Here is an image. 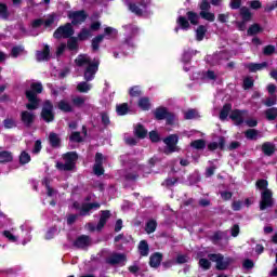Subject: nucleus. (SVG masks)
Masks as SVG:
<instances>
[{
	"label": "nucleus",
	"mask_w": 277,
	"mask_h": 277,
	"mask_svg": "<svg viewBox=\"0 0 277 277\" xmlns=\"http://www.w3.org/2000/svg\"><path fill=\"white\" fill-rule=\"evenodd\" d=\"M255 185L261 192L260 210L265 211L274 207V193L267 188V180H259Z\"/></svg>",
	"instance_id": "f257e3e1"
},
{
	"label": "nucleus",
	"mask_w": 277,
	"mask_h": 277,
	"mask_svg": "<svg viewBox=\"0 0 277 277\" xmlns=\"http://www.w3.org/2000/svg\"><path fill=\"white\" fill-rule=\"evenodd\" d=\"M16 234V235H15ZM3 236L9 239L12 243H16L19 239H23V237H26L22 243L23 246H26L28 241H31V235L29 229H25V225L21 226V233H16L14 228L11 230H4Z\"/></svg>",
	"instance_id": "f03ea898"
},
{
	"label": "nucleus",
	"mask_w": 277,
	"mask_h": 277,
	"mask_svg": "<svg viewBox=\"0 0 277 277\" xmlns=\"http://www.w3.org/2000/svg\"><path fill=\"white\" fill-rule=\"evenodd\" d=\"M63 159L65 163L56 162V168L57 170H61V172H68L75 168V163H77L79 156L77 155V151H69L63 155Z\"/></svg>",
	"instance_id": "7ed1b4c3"
},
{
	"label": "nucleus",
	"mask_w": 277,
	"mask_h": 277,
	"mask_svg": "<svg viewBox=\"0 0 277 277\" xmlns=\"http://www.w3.org/2000/svg\"><path fill=\"white\" fill-rule=\"evenodd\" d=\"M208 258L213 263H216V269H226L233 263V259L224 258L222 254H209Z\"/></svg>",
	"instance_id": "20e7f679"
},
{
	"label": "nucleus",
	"mask_w": 277,
	"mask_h": 277,
	"mask_svg": "<svg viewBox=\"0 0 277 277\" xmlns=\"http://www.w3.org/2000/svg\"><path fill=\"white\" fill-rule=\"evenodd\" d=\"M163 142L167 145L164 149L166 155H170L179 150V147L176 146V144H179V135L172 134L169 137L164 138Z\"/></svg>",
	"instance_id": "39448f33"
},
{
	"label": "nucleus",
	"mask_w": 277,
	"mask_h": 277,
	"mask_svg": "<svg viewBox=\"0 0 277 277\" xmlns=\"http://www.w3.org/2000/svg\"><path fill=\"white\" fill-rule=\"evenodd\" d=\"M72 34V25L70 23H67L65 26H61L54 31V38H70Z\"/></svg>",
	"instance_id": "423d86ee"
},
{
	"label": "nucleus",
	"mask_w": 277,
	"mask_h": 277,
	"mask_svg": "<svg viewBox=\"0 0 277 277\" xmlns=\"http://www.w3.org/2000/svg\"><path fill=\"white\" fill-rule=\"evenodd\" d=\"M106 263L109 265H127V255L124 253H111L106 259Z\"/></svg>",
	"instance_id": "0eeeda50"
},
{
	"label": "nucleus",
	"mask_w": 277,
	"mask_h": 277,
	"mask_svg": "<svg viewBox=\"0 0 277 277\" xmlns=\"http://www.w3.org/2000/svg\"><path fill=\"white\" fill-rule=\"evenodd\" d=\"M41 118H43L45 122H53L55 116L53 115V104H51V102L47 101L44 103L41 111Z\"/></svg>",
	"instance_id": "6e6552de"
},
{
	"label": "nucleus",
	"mask_w": 277,
	"mask_h": 277,
	"mask_svg": "<svg viewBox=\"0 0 277 277\" xmlns=\"http://www.w3.org/2000/svg\"><path fill=\"white\" fill-rule=\"evenodd\" d=\"M98 64L100 62L94 60L91 65L87 66L84 70L85 81H92L94 79L96 72H98Z\"/></svg>",
	"instance_id": "1a4fd4ad"
},
{
	"label": "nucleus",
	"mask_w": 277,
	"mask_h": 277,
	"mask_svg": "<svg viewBox=\"0 0 277 277\" xmlns=\"http://www.w3.org/2000/svg\"><path fill=\"white\" fill-rule=\"evenodd\" d=\"M155 116L157 118V120H167V122L169 124H172L174 122V115H172L171 113H168V109L166 108H158L155 111Z\"/></svg>",
	"instance_id": "9d476101"
},
{
	"label": "nucleus",
	"mask_w": 277,
	"mask_h": 277,
	"mask_svg": "<svg viewBox=\"0 0 277 277\" xmlns=\"http://www.w3.org/2000/svg\"><path fill=\"white\" fill-rule=\"evenodd\" d=\"M68 16L71 19L72 25H81V23H84L85 18H88L85 11L69 12Z\"/></svg>",
	"instance_id": "9b49d317"
},
{
	"label": "nucleus",
	"mask_w": 277,
	"mask_h": 277,
	"mask_svg": "<svg viewBox=\"0 0 277 277\" xmlns=\"http://www.w3.org/2000/svg\"><path fill=\"white\" fill-rule=\"evenodd\" d=\"M248 116L246 110H234L232 111L229 118L235 122V124L243 123V119Z\"/></svg>",
	"instance_id": "f8f14e48"
},
{
	"label": "nucleus",
	"mask_w": 277,
	"mask_h": 277,
	"mask_svg": "<svg viewBox=\"0 0 277 277\" xmlns=\"http://www.w3.org/2000/svg\"><path fill=\"white\" fill-rule=\"evenodd\" d=\"M26 98L29 101V103L26 105L27 109H38V98L36 93L32 91H26Z\"/></svg>",
	"instance_id": "ddd939ff"
},
{
	"label": "nucleus",
	"mask_w": 277,
	"mask_h": 277,
	"mask_svg": "<svg viewBox=\"0 0 277 277\" xmlns=\"http://www.w3.org/2000/svg\"><path fill=\"white\" fill-rule=\"evenodd\" d=\"M21 118H22V122L26 127H31V124H34V120H36V115H34V113H29L25 110V111H22Z\"/></svg>",
	"instance_id": "4468645a"
},
{
	"label": "nucleus",
	"mask_w": 277,
	"mask_h": 277,
	"mask_svg": "<svg viewBox=\"0 0 277 277\" xmlns=\"http://www.w3.org/2000/svg\"><path fill=\"white\" fill-rule=\"evenodd\" d=\"M93 170L95 174H103L105 172V170L103 169V154L97 153L95 155V164Z\"/></svg>",
	"instance_id": "2eb2a0df"
},
{
	"label": "nucleus",
	"mask_w": 277,
	"mask_h": 277,
	"mask_svg": "<svg viewBox=\"0 0 277 277\" xmlns=\"http://www.w3.org/2000/svg\"><path fill=\"white\" fill-rule=\"evenodd\" d=\"M92 209H101V203L95 202V203H83L80 207V215H89L90 211H92Z\"/></svg>",
	"instance_id": "dca6fc26"
},
{
	"label": "nucleus",
	"mask_w": 277,
	"mask_h": 277,
	"mask_svg": "<svg viewBox=\"0 0 277 277\" xmlns=\"http://www.w3.org/2000/svg\"><path fill=\"white\" fill-rule=\"evenodd\" d=\"M109 217H111V213L109 212V210L102 211L100 222L96 226V229L103 230V228H104L105 224H107V220H109Z\"/></svg>",
	"instance_id": "f3484780"
},
{
	"label": "nucleus",
	"mask_w": 277,
	"mask_h": 277,
	"mask_svg": "<svg viewBox=\"0 0 277 277\" xmlns=\"http://www.w3.org/2000/svg\"><path fill=\"white\" fill-rule=\"evenodd\" d=\"M76 64L77 66H89L92 65V58H90V56H88V54H80L78 55V57L76 58Z\"/></svg>",
	"instance_id": "a211bd4d"
},
{
	"label": "nucleus",
	"mask_w": 277,
	"mask_h": 277,
	"mask_svg": "<svg viewBox=\"0 0 277 277\" xmlns=\"http://www.w3.org/2000/svg\"><path fill=\"white\" fill-rule=\"evenodd\" d=\"M246 68H248L250 72H256L258 70H263V68H267V63H249L246 65Z\"/></svg>",
	"instance_id": "6ab92c4d"
},
{
	"label": "nucleus",
	"mask_w": 277,
	"mask_h": 277,
	"mask_svg": "<svg viewBox=\"0 0 277 277\" xmlns=\"http://www.w3.org/2000/svg\"><path fill=\"white\" fill-rule=\"evenodd\" d=\"M50 53H51V50H50L49 45L45 44L43 48V51L37 52L38 62H44V60L45 61L49 60Z\"/></svg>",
	"instance_id": "aec40b11"
},
{
	"label": "nucleus",
	"mask_w": 277,
	"mask_h": 277,
	"mask_svg": "<svg viewBox=\"0 0 277 277\" xmlns=\"http://www.w3.org/2000/svg\"><path fill=\"white\" fill-rule=\"evenodd\" d=\"M75 246H76V248H88V246H90V237H88V236H80L75 241Z\"/></svg>",
	"instance_id": "412c9836"
},
{
	"label": "nucleus",
	"mask_w": 277,
	"mask_h": 277,
	"mask_svg": "<svg viewBox=\"0 0 277 277\" xmlns=\"http://www.w3.org/2000/svg\"><path fill=\"white\" fill-rule=\"evenodd\" d=\"M13 159L14 155L12 154V151H0V163H10V161H13Z\"/></svg>",
	"instance_id": "4be33fe9"
},
{
	"label": "nucleus",
	"mask_w": 277,
	"mask_h": 277,
	"mask_svg": "<svg viewBox=\"0 0 277 277\" xmlns=\"http://www.w3.org/2000/svg\"><path fill=\"white\" fill-rule=\"evenodd\" d=\"M76 90L82 94H88V92L92 90V84L85 81H82L77 84Z\"/></svg>",
	"instance_id": "5701e85b"
},
{
	"label": "nucleus",
	"mask_w": 277,
	"mask_h": 277,
	"mask_svg": "<svg viewBox=\"0 0 277 277\" xmlns=\"http://www.w3.org/2000/svg\"><path fill=\"white\" fill-rule=\"evenodd\" d=\"M262 153H264V155L267 157H272V154L276 153V146L272 143H264L262 145Z\"/></svg>",
	"instance_id": "b1692460"
},
{
	"label": "nucleus",
	"mask_w": 277,
	"mask_h": 277,
	"mask_svg": "<svg viewBox=\"0 0 277 277\" xmlns=\"http://www.w3.org/2000/svg\"><path fill=\"white\" fill-rule=\"evenodd\" d=\"M161 261H162L161 253H155L154 255L150 256L149 265L150 267H159V265H161Z\"/></svg>",
	"instance_id": "393cba45"
},
{
	"label": "nucleus",
	"mask_w": 277,
	"mask_h": 277,
	"mask_svg": "<svg viewBox=\"0 0 277 277\" xmlns=\"http://www.w3.org/2000/svg\"><path fill=\"white\" fill-rule=\"evenodd\" d=\"M57 107L58 109H61V111H65V113H70L74 110L72 105L69 104V102L66 100H62L61 102H58Z\"/></svg>",
	"instance_id": "a878e982"
},
{
	"label": "nucleus",
	"mask_w": 277,
	"mask_h": 277,
	"mask_svg": "<svg viewBox=\"0 0 277 277\" xmlns=\"http://www.w3.org/2000/svg\"><path fill=\"white\" fill-rule=\"evenodd\" d=\"M85 101H87V97L79 96V95L74 96L71 98L72 106L78 108L83 107V105H85Z\"/></svg>",
	"instance_id": "bb28decb"
},
{
	"label": "nucleus",
	"mask_w": 277,
	"mask_h": 277,
	"mask_svg": "<svg viewBox=\"0 0 277 277\" xmlns=\"http://www.w3.org/2000/svg\"><path fill=\"white\" fill-rule=\"evenodd\" d=\"M224 144H225L224 137H220L219 143H215V142L210 143L208 145V148L209 150H217V148H221V150H223Z\"/></svg>",
	"instance_id": "cd10ccee"
},
{
	"label": "nucleus",
	"mask_w": 277,
	"mask_h": 277,
	"mask_svg": "<svg viewBox=\"0 0 277 277\" xmlns=\"http://www.w3.org/2000/svg\"><path fill=\"white\" fill-rule=\"evenodd\" d=\"M138 252L141 254V256H148V242H146V240H142L138 245Z\"/></svg>",
	"instance_id": "c85d7f7f"
},
{
	"label": "nucleus",
	"mask_w": 277,
	"mask_h": 277,
	"mask_svg": "<svg viewBox=\"0 0 277 277\" xmlns=\"http://www.w3.org/2000/svg\"><path fill=\"white\" fill-rule=\"evenodd\" d=\"M230 109H233V106L230 104H225L220 113V119L226 120L228 114H230Z\"/></svg>",
	"instance_id": "c756f323"
},
{
	"label": "nucleus",
	"mask_w": 277,
	"mask_h": 277,
	"mask_svg": "<svg viewBox=\"0 0 277 277\" xmlns=\"http://www.w3.org/2000/svg\"><path fill=\"white\" fill-rule=\"evenodd\" d=\"M134 133H135L136 137L144 138L148 134V131H146V129H144V126L138 124V126H136Z\"/></svg>",
	"instance_id": "7c9ffc66"
},
{
	"label": "nucleus",
	"mask_w": 277,
	"mask_h": 277,
	"mask_svg": "<svg viewBox=\"0 0 277 277\" xmlns=\"http://www.w3.org/2000/svg\"><path fill=\"white\" fill-rule=\"evenodd\" d=\"M105 40V35H98L92 40V49L93 51H98V45Z\"/></svg>",
	"instance_id": "2f4dec72"
},
{
	"label": "nucleus",
	"mask_w": 277,
	"mask_h": 277,
	"mask_svg": "<svg viewBox=\"0 0 277 277\" xmlns=\"http://www.w3.org/2000/svg\"><path fill=\"white\" fill-rule=\"evenodd\" d=\"M116 111L118 116H126V114L129 113V104L123 103V104L117 105Z\"/></svg>",
	"instance_id": "473e14b6"
},
{
	"label": "nucleus",
	"mask_w": 277,
	"mask_h": 277,
	"mask_svg": "<svg viewBox=\"0 0 277 277\" xmlns=\"http://www.w3.org/2000/svg\"><path fill=\"white\" fill-rule=\"evenodd\" d=\"M105 36H107L108 39L116 38V36H118V30L114 27H106L104 29V38Z\"/></svg>",
	"instance_id": "72a5a7b5"
},
{
	"label": "nucleus",
	"mask_w": 277,
	"mask_h": 277,
	"mask_svg": "<svg viewBox=\"0 0 277 277\" xmlns=\"http://www.w3.org/2000/svg\"><path fill=\"white\" fill-rule=\"evenodd\" d=\"M207 34V28L205 26H199L196 30V39L198 42L202 41L205 39V35Z\"/></svg>",
	"instance_id": "f704fd0d"
},
{
	"label": "nucleus",
	"mask_w": 277,
	"mask_h": 277,
	"mask_svg": "<svg viewBox=\"0 0 277 277\" xmlns=\"http://www.w3.org/2000/svg\"><path fill=\"white\" fill-rule=\"evenodd\" d=\"M192 148H196V150H202L207 146L205 140H196L190 143Z\"/></svg>",
	"instance_id": "c9c22d12"
},
{
	"label": "nucleus",
	"mask_w": 277,
	"mask_h": 277,
	"mask_svg": "<svg viewBox=\"0 0 277 277\" xmlns=\"http://www.w3.org/2000/svg\"><path fill=\"white\" fill-rule=\"evenodd\" d=\"M138 107H141V109H143L144 111H147V109H150V101L148 100V97H142L138 101Z\"/></svg>",
	"instance_id": "e433bc0d"
},
{
	"label": "nucleus",
	"mask_w": 277,
	"mask_h": 277,
	"mask_svg": "<svg viewBox=\"0 0 277 277\" xmlns=\"http://www.w3.org/2000/svg\"><path fill=\"white\" fill-rule=\"evenodd\" d=\"M240 14L242 16V22L248 23L252 18V13H250V10L248 8H241Z\"/></svg>",
	"instance_id": "4c0bfd02"
},
{
	"label": "nucleus",
	"mask_w": 277,
	"mask_h": 277,
	"mask_svg": "<svg viewBox=\"0 0 277 277\" xmlns=\"http://www.w3.org/2000/svg\"><path fill=\"white\" fill-rule=\"evenodd\" d=\"M186 16L192 25H198L200 16H198L197 13L189 11L186 13Z\"/></svg>",
	"instance_id": "58836bf2"
},
{
	"label": "nucleus",
	"mask_w": 277,
	"mask_h": 277,
	"mask_svg": "<svg viewBox=\"0 0 277 277\" xmlns=\"http://www.w3.org/2000/svg\"><path fill=\"white\" fill-rule=\"evenodd\" d=\"M31 161V156L27 151H22L19 155V163L22 166H25L26 163H29Z\"/></svg>",
	"instance_id": "ea45409f"
},
{
	"label": "nucleus",
	"mask_w": 277,
	"mask_h": 277,
	"mask_svg": "<svg viewBox=\"0 0 277 277\" xmlns=\"http://www.w3.org/2000/svg\"><path fill=\"white\" fill-rule=\"evenodd\" d=\"M49 140L51 146H53L54 148H57V146H60V136H57V134L50 133Z\"/></svg>",
	"instance_id": "a19ab883"
},
{
	"label": "nucleus",
	"mask_w": 277,
	"mask_h": 277,
	"mask_svg": "<svg viewBox=\"0 0 277 277\" xmlns=\"http://www.w3.org/2000/svg\"><path fill=\"white\" fill-rule=\"evenodd\" d=\"M201 18H205V21H209L210 23H213L215 21V14L207 11H201L200 12Z\"/></svg>",
	"instance_id": "79ce46f5"
},
{
	"label": "nucleus",
	"mask_w": 277,
	"mask_h": 277,
	"mask_svg": "<svg viewBox=\"0 0 277 277\" xmlns=\"http://www.w3.org/2000/svg\"><path fill=\"white\" fill-rule=\"evenodd\" d=\"M145 230L148 233V235H150V233H155V230H157V222L153 220L147 222Z\"/></svg>",
	"instance_id": "37998d69"
},
{
	"label": "nucleus",
	"mask_w": 277,
	"mask_h": 277,
	"mask_svg": "<svg viewBox=\"0 0 277 277\" xmlns=\"http://www.w3.org/2000/svg\"><path fill=\"white\" fill-rule=\"evenodd\" d=\"M91 37H92V30L87 29V28L82 29V30L79 32V35H78V38H79L80 40H88V38H91Z\"/></svg>",
	"instance_id": "c03bdc74"
},
{
	"label": "nucleus",
	"mask_w": 277,
	"mask_h": 277,
	"mask_svg": "<svg viewBox=\"0 0 277 277\" xmlns=\"http://www.w3.org/2000/svg\"><path fill=\"white\" fill-rule=\"evenodd\" d=\"M31 90H28V92H34V94H41L42 92V83L35 82L30 85Z\"/></svg>",
	"instance_id": "a18cd8bd"
},
{
	"label": "nucleus",
	"mask_w": 277,
	"mask_h": 277,
	"mask_svg": "<svg viewBox=\"0 0 277 277\" xmlns=\"http://www.w3.org/2000/svg\"><path fill=\"white\" fill-rule=\"evenodd\" d=\"M262 30L263 29H261L259 24H254L248 29V36H256V34L261 32Z\"/></svg>",
	"instance_id": "49530a36"
},
{
	"label": "nucleus",
	"mask_w": 277,
	"mask_h": 277,
	"mask_svg": "<svg viewBox=\"0 0 277 277\" xmlns=\"http://www.w3.org/2000/svg\"><path fill=\"white\" fill-rule=\"evenodd\" d=\"M184 118L186 120H194V118H198V111H196V109H189L184 113Z\"/></svg>",
	"instance_id": "de8ad7c7"
},
{
	"label": "nucleus",
	"mask_w": 277,
	"mask_h": 277,
	"mask_svg": "<svg viewBox=\"0 0 277 277\" xmlns=\"http://www.w3.org/2000/svg\"><path fill=\"white\" fill-rule=\"evenodd\" d=\"M245 135L247 140H256L259 132L254 129H250L245 132Z\"/></svg>",
	"instance_id": "09e8293b"
},
{
	"label": "nucleus",
	"mask_w": 277,
	"mask_h": 277,
	"mask_svg": "<svg viewBox=\"0 0 277 277\" xmlns=\"http://www.w3.org/2000/svg\"><path fill=\"white\" fill-rule=\"evenodd\" d=\"M25 53V48L23 47H14L11 51L12 57H18V55H23Z\"/></svg>",
	"instance_id": "8fccbe9b"
},
{
	"label": "nucleus",
	"mask_w": 277,
	"mask_h": 277,
	"mask_svg": "<svg viewBox=\"0 0 277 277\" xmlns=\"http://www.w3.org/2000/svg\"><path fill=\"white\" fill-rule=\"evenodd\" d=\"M177 23L182 29H188L189 28V22L184 16H180L177 18Z\"/></svg>",
	"instance_id": "3c124183"
},
{
	"label": "nucleus",
	"mask_w": 277,
	"mask_h": 277,
	"mask_svg": "<svg viewBox=\"0 0 277 277\" xmlns=\"http://www.w3.org/2000/svg\"><path fill=\"white\" fill-rule=\"evenodd\" d=\"M55 23V14H50L43 19L44 27H51Z\"/></svg>",
	"instance_id": "603ef678"
},
{
	"label": "nucleus",
	"mask_w": 277,
	"mask_h": 277,
	"mask_svg": "<svg viewBox=\"0 0 277 277\" xmlns=\"http://www.w3.org/2000/svg\"><path fill=\"white\" fill-rule=\"evenodd\" d=\"M277 117V108H271L266 110L267 120H276Z\"/></svg>",
	"instance_id": "864d4df0"
},
{
	"label": "nucleus",
	"mask_w": 277,
	"mask_h": 277,
	"mask_svg": "<svg viewBox=\"0 0 277 277\" xmlns=\"http://www.w3.org/2000/svg\"><path fill=\"white\" fill-rule=\"evenodd\" d=\"M3 124L5 129H14V127H16V121L12 118H6L4 119Z\"/></svg>",
	"instance_id": "5fc2aeb1"
},
{
	"label": "nucleus",
	"mask_w": 277,
	"mask_h": 277,
	"mask_svg": "<svg viewBox=\"0 0 277 277\" xmlns=\"http://www.w3.org/2000/svg\"><path fill=\"white\" fill-rule=\"evenodd\" d=\"M199 267L202 269H210L211 268V262L207 259H200L199 260Z\"/></svg>",
	"instance_id": "6e6d98bb"
},
{
	"label": "nucleus",
	"mask_w": 277,
	"mask_h": 277,
	"mask_svg": "<svg viewBox=\"0 0 277 277\" xmlns=\"http://www.w3.org/2000/svg\"><path fill=\"white\" fill-rule=\"evenodd\" d=\"M130 274H133V276H140L142 274V271L140 269V266L137 264H133L129 266Z\"/></svg>",
	"instance_id": "4d7b16f0"
},
{
	"label": "nucleus",
	"mask_w": 277,
	"mask_h": 277,
	"mask_svg": "<svg viewBox=\"0 0 277 277\" xmlns=\"http://www.w3.org/2000/svg\"><path fill=\"white\" fill-rule=\"evenodd\" d=\"M49 179L43 180L42 185H44L47 192H48V196H53L55 194V190H53V188H51V185H49Z\"/></svg>",
	"instance_id": "13d9d810"
},
{
	"label": "nucleus",
	"mask_w": 277,
	"mask_h": 277,
	"mask_svg": "<svg viewBox=\"0 0 277 277\" xmlns=\"http://www.w3.org/2000/svg\"><path fill=\"white\" fill-rule=\"evenodd\" d=\"M69 140L70 142H83V138L81 137V133L79 132H72Z\"/></svg>",
	"instance_id": "bf43d9fd"
},
{
	"label": "nucleus",
	"mask_w": 277,
	"mask_h": 277,
	"mask_svg": "<svg viewBox=\"0 0 277 277\" xmlns=\"http://www.w3.org/2000/svg\"><path fill=\"white\" fill-rule=\"evenodd\" d=\"M162 185H163L164 187H172L173 185H176V177H169V179H167V180L162 183Z\"/></svg>",
	"instance_id": "052dcab7"
},
{
	"label": "nucleus",
	"mask_w": 277,
	"mask_h": 277,
	"mask_svg": "<svg viewBox=\"0 0 277 277\" xmlns=\"http://www.w3.org/2000/svg\"><path fill=\"white\" fill-rule=\"evenodd\" d=\"M40 150H42V142L40 140H37L35 142L32 153H34V155H38V153H40Z\"/></svg>",
	"instance_id": "680f3d73"
},
{
	"label": "nucleus",
	"mask_w": 277,
	"mask_h": 277,
	"mask_svg": "<svg viewBox=\"0 0 277 277\" xmlns=\"http://www.w3.org/2000/svg\"><path fill=\"white\" fill-rule=\"evenodd\" d=\"M276 48L274 45H266L263 50L264 55H274Z\"/></svg>",
	"instance_id": "e2e57ef3"
},
{
	"label": "nucleus",
	"mask_w": 277,
	"mask_h": 277,
	"mask_svg": "<svg viewBox=\"0 0 277 277\" xmlns=\"http://www.w3.org/2000/svg\"><path fill=\"white\" fill-rule=\"evenodd\" d=\"M67 47L70 51H75L78 47L77 40L76 39H69L67 42Z\"/></svg>",
	"instance_id": "0e129e2a"
},
{
	"label": "nucleus",
	"mask_w": 277,
	"mask_h": 277,
	"mask_svg": "<svg viewBox=\"0 0 277 277\" xmlns=\"http://www.w3.org/2000/svg\"><path fill=\"white\" fill-rule=\"evenodd\" d=\"M142 94V90L140 87H133L130 89V96H140Z\"/></svg>",
	"instance_id": "69168bd1"
},
{
	"label": "nucleus",
	"mask_w": 277,
	"mask_h": 277,
	"mask_svg": "<svg viewBox=\"0 0 277 277\" xmlns=\"http://www.w3.org/2000/svg\"><path fill=\"white\" fill-rule=\"evenodd\" d=\"M129 10H131V12H133V13L136 14L137 16L142 15V9H140V8L136 6L135 4H130V5H129Z\"/></svg>",
	"instance_id": "338daca9"
},
{
	"label": "nucleus",
	"mask_w": 277,
	"mask_h": 277,
	"mask_svg": "<svg viewBox=\"0 0 277 277\" xmlns=\"http://www.w3.org/2000/svg\"><path fill=\"white\" fill-rule=\"evenodd\" d=\"M276 9H277V1H274V2L266 4L264 10H265V12H272Z\"/></svg>",
	"instance_id": "774afa93"
}]
</instances>
